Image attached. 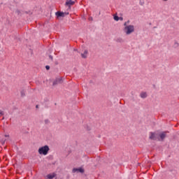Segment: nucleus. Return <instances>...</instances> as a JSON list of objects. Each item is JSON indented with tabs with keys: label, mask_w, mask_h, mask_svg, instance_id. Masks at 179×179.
<instances>
[{
	"label": "nucleus",
	"mask_w": 179,
	"mask_h": 179,
	"mask_svg": "<svg viewBox=\"0 0 179 179\" xmlns=\"http://www.w3.org/2000/svg\"><path fill=\"white\" fill-rule=\"evenodd\" d=\"M150 139H152V141H156V136L155 135V133H150Z\"/></svg>",
	"instance_id": "nucleus-10"
},
{
	"label": "nucleus",
	"mask_w": 179,
	"mask_h": 179,
	"mask_svg": "<svg viewBox=\"0 0 179 179\" xmlns=\"http://www.w3.org/2000/svg\"><path fill=\"white\" fill-rule=\"evenodd\" d=\"M55 177H57V174L55 173H52L48 174L45 177V179H54V178H55Z\"/></svg>",
	"instance_id": "nucleus-5"
},
{
	"label": "nucleus",
	"mask_w": 179,
	"mask_h": 179,
	"mask_svg": "<svg viewBox=\"0 0 179 179\" xmlns=\"http://www.w3.org/2000/svg\"><path fill=\"white\" fill-rule=\"evenodd\" d=\"M124 26H127V22H124Z\"/></svg>",
	"instance_id": "nucleus-22"
},
{
	"label": "nucleus",
	"mask_w": 179,
	"mask_h": 179,
	"mask_svg": "<svg viewBox=\"0 0 179 179\" xmlns=\"http://www.w3.org/2000/svg\"><path fill=\"white\" fill-rule=\"evenodd\" d=\"M124 30L126 32V34H131V33L135 31V27H134V25L126 26Z\"/></svg>",
	"instance_id": "nucleus-2"
},
{
	"label": "nucleus",
	"mask_w": 179,
	"mask_h": 179,
	"mask_svg": "<svg viewBox=\"0 0 179 179\" xmlns=\"http://www.w3.org/2000/svg\"><path fill=\"white\" fill-rule=\"evenodd\" d=\"M16 13H17V15H20V10H16Z\"/></svg>",
	"instance_id": "nucleus-18"
},
{
	"label": "nucleus",
	"mask_w": 179,
	"mask_h": 179,
	"mask_svg": "<svg viewBox=\"0 0 179 179\" xmlns=\"http://www.w3.org/2000/svg\"><path fill=\"white\" fill-rule=\"evenodd\" d=\"M140 96L141 99H146V97H148V94H146V92H141Z\"/></svg>",
	"instance_id": "nucleus-11"
},
{
	"label": "nucleus",
	"mask_w": 179,
	"mask_h": 179,
	"mask_svg": "<svg viewBox=\"0 0 179 179\" xmlns=\"http://www.w3.org/2000/svg\"><path fill=\"white\" fill-rule=\"evenodd\" d=\"M74 4H75V1H73L72 0H69L66 2V6H71Z\"/></svg>",
	"instance_id": "nucleus-9"
},
{
	"label": "nucleus",
	"mask_w": 179,
	"mask_h": 179,
	"mask_svg": "<svg viewBox=\"0 0 179 179\" xmlns=\"http://www.w3.org/2000/svg\"><path fill=\"white\" fill-rule=\"evenodd\" d=\"M45 124H50V120L48 119L45 120Z\"/></svg>",
	"instance_id": "nucleus-16"
},
{
	"label": "nucleus",
	"mask_w": 179,
	"mask_h": 179,
	"mask_svg": "<svg viewBox=\"0 0 179 179\" xmlns=\"http://www.w3.org/2000/svg\"><path fill=\"white\" fill-rule=\"evenodd\" d=\"M139 4H140L141 6H143V5H145V1H140Z\"/></svg>",
	"instance_id": "nucleus-15"
},
{
	"label": "nucleus",
	"mask_w": 179,
	"mask_h": 179,
	"mask_svg": "<svg viewBox=\"0 0 179 179\" xmlns=\"http://www.w3.org/2000/svg\"><path fill=\"white\" fill-rule=\"evenodd\" d=\"M45 69L47 71H50V66H48V65L45 66Z\"/></svg>",
	"instance_id": "nucleus-17"
},
{
	"label": "nucleus",
	"mask_w": 179,
	"mask_h": 179,
	"mask_svg": "<svg viewBox=\"0 0 179 179\" xmlns=\"http://www.w3.org/2000/svg\"><path fill=\"white\" fill-rule=\"evenodd\" d=\"M57 17H65L66 15H69V13H64L61 11H57L55 13Z\"/></svg>",
	"instance_id": "nucleus-3"
},
{
	"label": "nucleus",
	"mask_w": 179,
	"mask_h": 179,
	"mask_svg": "<svg viewBox=\"0 0 179 179\" xmlns=\"http://www.w3.org/2000/svg\"><path fill=\"white\" fill-rule=\"evenodd\" d=\"M113 19L114 20H116V22H118V20H120V17L117 15H114Z\"/></svg>",
	"instance_id": "nucleus-13"
},
{
	"label": "nucleus",
	"mask_w": 179,
	"mask_h": 179,
	"mask_svg": "<svg viewBox=\"0 0 179 179\" xmlns=\"http://www.w3.org/2000/svg\"><path fill=\"white\" fill-rule=\"evenodd\" d=\"M167 134H169V131H163L159 134V138L162 141H164V138H166Z\"/></svg>",
	"instance_id": "nucleus-7"
},
{
	"label": "nucleus",
	"mask_w": 179,
	"mask_h": 179,
	"mask_svg": "<svg viewBox=\"0 0 179 179\" xmlns=\"http://www.w3.org/2000/svg\"><path fill=\"white\" fill-rule=\"evenodd\" d=\"M119 20H121V21L124 20V17H119Z\"/></svg>",
	"instance_id": "nucleus-19"
},
{
	"label": "nucleus",
	"mask_w": 179,
	"mask_h": 179,
	"mask_svg": "<svg viewBox=\"0 0 179 179\" xmlns=\"http://www.w3.org/2000/svg\"><path fill=\"white\" fill-rule=\"evenodd\" d=\"M50 151V147L48 145H45L38 149L39 155H43L44 156L48 155V152Z\"/></svg>",
	"instance_id": "nucleus-1"
},
{
	"label": "nucleus",
	"mask_w": 179,
	"mask_h": 179,
	"mask_svg": "<svg viewBox=\"0 0 179 179\" xmlns=\"http://www.w3.org/2000/svg\"><path fill=\"white\" fill-rule=\"evenodd\" d=\"M21 97H24L26 96V90H22L20 91Z\"/></svg>",
	"instance_id": "nucleus-12"
},
{
	"label": "nucleus",
	"mask_w": 179,
	"mask_h": 179,
	"mask_svg": "<svg viewBox=\"0 0 179 179\" xmlns=\"http://www.w3.org/2000/svg\"><path fill=\"white\" fill-rule=\"evenodd\" d=\"M73 173H85V169H82V168H74L73 169Z\"/></svg>",
	"instance_id": "nucleus-6"
},
{
	"label": "nucleus",
	"mask_w": 179,
	"mask_h": 179,
	"mask_svg": "<svg viewBox=\"0 0 179 179\" xmlns=\"http://www.w3.org/2000/svg\"><path fill=\"white\" fill-rule=\"evenodd\" d=\"M178 47H179L178 43V42H175V43H174V48H178Z\"/></svg>",
	"instance_id": "nucleus-14"
},
{
	"label": "nucleus",
	"mask_w": 179,
	"mask_h": 179,
	"mask_svg": "<svg viewBox=\"0 0 179 179\" xmlns=\"http://www.w3.org/2000/svg\"><path fill=\"white\" fill-rule=\"evenodd\" d=\"M87 54H89V52L87 51V50H85L83 53H81L82 58H87Z\"/></svg>",
	"instance_id": "nucleus-8"
},
{
	"label": "nucleus",
	"mask_w": 179,
	"mask_h": 179,
	"mask_svg": "<svg viewBox=\"0 0 179 179\" xmlns=\"http://www.w3.org/2000/svg\"><path fill=\"white\" fill-rule=\"evenodd\" d=\"M0 115H3V111L0 110Z\"/></svg>",
	"instance_id": "nucleus-21"
},
{
	"label": "nucleus",
	"mask_w": 179,
	"mask_h": 179,
	"mask_svg": "<svg viewBox=\"0 0 179 179\" xmlns=\"http://www.w3.org/2000/svg\"><path fill=\"white\" fill-rule=\"evenodd\" d=\"M49 58H50V59H51V61H52L53 57H52V55H49Z\"/></svg>",
	"instance_id": "nucleus-20"
},
{
	"label": "nucleus",
	"mask_w": 179,
	"mask_h": 179,
	"mask_svg": "<svg viewBox=\"0 0 179 179\" xmlns=\"http://www.w3.org/2000/svg\"><path fill=\"white\" fill-rule=\"evenodd\" d=\"M62 83V77L57 78L55 80L53 81V86H57V85H61Z\"/></svg>",
	"instance_id": "nucleus-4"
},
{
	"label": "nucleus",
	"mask_w": 179,
	"mask_h": 179,
	"mask_svg": "<svg viewBox=\"0 0 179 179\" xmlns=\"http://www.w3.org/2000/svg\"><path fill=\"white\" fill-rule=\"evenodd\" d=\"M36 108H38V105H36Z\"/></svg>",
	"instance_id": "nucleus-23"
},
{
	"label": "nucleus",
	"mask_w": 179,
	"mask_h": 179,
	"mask_svg": "<svg viewBox=\"0 0 179 179\" xmlns=\"http://www.w3.org/2000/svg\"><path fill=\"white\" fill-rule=\"evenodd\" d=\"M164 1H167V0H164Z\"/></svg>",
	"instance_id": "nucleus-24"
}]
</instances>
